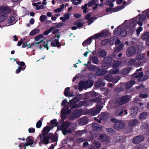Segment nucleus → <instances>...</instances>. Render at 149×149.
Here are the masks:
<instances>
[{"mask_svg": "<svg viewBox=\"0 0 149 149\" xmlns=\"http://www.w3.org/2000/svg\"><path fill=\"white\" fill-rule=\"evenodd\" d=\"M101 33H100L95 34L91 36L92 37V39H96L99 38L101 36Z\"/></svg>", "mask_w": 149, "mask_h": 149, "instance_id": "nucleus-41", "label": "nucleus"}, {"mask_svg": "<svg viewBox=\"0 0 149 149\" xmlns=\"http://www.w3.org/2000/svg\"><path fill=\"white\" fill-rule=\"evenodd\" d=\"M58 130H60L62 131L67 129L64 126V124H62L60 126H58L57 127Z\"/></svg>", "mask_w": 149, "mask_h": 149, "instance_id": "nucleus-62", "label": "nucleus"}, {"mask_svg": "<svg viewBox=\"0 0 149 149\" xmlns=\"http://www.w3.org/2000/svg\"><path fill=\"white\" fill-rule=\"evenodd\" d=\"M135 83V82L134 80H131L128 82L125 85V89H129Z\"/></svg>", "mask_w": 149, "mask_h": 149, "instance_id": "nucleus-19", "label": "nucleus"}, {"mask_svg": "<svg viewBox=\"0 0 149 149\" xmlns=\"http://www.w3.org/2000/svg\"><path fill=\"white\" fill-rule=\"evenodd\" d=\"M107 52L104 49H102L99 52V56L100 57H104L107 54Z\"/></svg>", "mask_w": 149, "mask_h": 149, "instance_id": "nucleus-29", "label": "nucleus"}, {"mask_svg": "<svg viewBox=\"0 0 149 149\" xmlns=\"http://www.w3.org/2000/svg\"><path fill=\"white\" fill-rule=\"evenodd\" d=\"M149 37V32H146L143 34L142 36V38L143 40H145Z\"/></svg>", "mask_w": 149, "mask_h": 149, "instance_id": "nucleus-50", "label": "nucleus"}, {"mask_svg": "<svg viewBox=\"0 0 149 149\" xmlns=\"http://www.w3.org/2000/svg\"><path fill=\"white\" fill-rule=\"evenodd\" d=\"M107 118V116L106 114L104 113H102L100 119L103 120H106Z\"/></svg>", "mask_w": 149, "mask_h": 149, "instance_id": "nucleus-54", "label": "nucleus"}, {"mask_svg": "<svg viewBox=\"0 0 149 149\" xmlns=\"http://www.w3.org/2000/svg\"><path fill=\"white\" fill-rule=\"evenodd\" d=\"M97 107L96 108L97 109L98 111H99L101 110V109L103 107V106L102 105V104L101 103H99L97 104Z\"/></svg>", "mask_w": 149, "mask_h": 149, "instance_id": "nucleus-51", "label": "nucleus"}, {"mask_svg": "<svg viewBox=\"0 0 149 149\" xmlns=\"http://www.w3.org/2000/svg\"><path fill=\"white\" fill-rule=\"evenodd\" d=\"M93 144L95 145L97 148H99L101 146V144L100 143L96 141H94Z\"/></svg>", "mask_w": 149, "mask_h": 149, "instance_id": "nucleus-45", "label": "nucleus"}, {"mask_svg": "<svg viewBox=\"0 0 149 149\" xmlns=\"http://www.w3.org/2000/svg\"><path fill=\"white\" fill-rule=\"evenodd\" d=\"M125 125V124L124 123L122 122L121 120H119L115 124L113 128L117 130H119L123 129Z\"/></svg>", "mask_w": 149, "mask_h": 149, "instance_id": "nucleus-7", "label": "nucleus"}, {"mask_svg": "<svg viewBox=\"0 0 149 149\" xmlns=\"http://www.w3.org/2000/svg\"><path fill=\"white\" fill-rule=\"evenodd\" d=\"M8 17V15L4 12L0 13V22H1L5 20Z\"/></svg>", "mask_w": 149, "mask_h": 149, "instance_id": "nucleus-17", "label": "nucleus"}, {"mask_svg": "<svg viewBox=\"0 0 149 149\" xmlns=\"http://www.w3.org/2000/svg\"><path fill=\"white\" fill-rule=\"evenodd\" d=\"M114 57L113 55H109L105 57L103 61L107 63H108L111 65V64Z\"/></svg>", "mask_w": 149, "mask_h": 149, "instance_id": "nucleus-14", "label": "nucleus"}, {"mask_svg": "<svg viewBox=\"0 0 149 149\" xmlns=\"http://www.w3.org/2000/svg\"><path fill=\"white\" fill-rule=\"evenodd\" d=\"M43 140L44 142V143L45 144H47L49 143V140L50 139V136L48 135L46 136V135H43Z\"/></svg>", "mask_w": 149, "mask_h": 149, "instance_id": "nucleus-28", "label": "nucleus"}, {"mask_svg": "<svg viewBox=\"0 0 149 149\" xmlns=\"http://www.w3.org/2000/svg\"><path fill=\"white\" fill-rule=\"evenodd\" d=\"M108 136L104 134H101L98 137L99 140L102 142H104L108 141Z\"/></svg>", "mask_w": 149, "mask_h": 149, "instance_id": "nucleus-11", "label": "nucleus"}, {"mask_svg": "<svg viewBox=\"0 0 149 149\" xmlns=\"http://www.w3.org/2000/svg\"><path fill=\"white\" fill-rule=\"evenodd\" d=\"M91 69L93 70L96 71L95 74L98 76L103 75L106 74L107 72V70H102L99 67L95 65H93L91 67Z\"/></svg>", "mask_w": 149, "mask_h": 149, "instance_id": "nucleus-4", "label": "nucleus"}, {"mask_svg": "<svg viewBox=\"0 0 149 149\" xmlns=\"http://www.w3.org/2000/svg\"><path fill=\"white\" fill-rule=\"evenodd\" d=\"M146 16L145 14L141 15L139 17V20L140 21H143L146 19Z\"/></svg>", "mask_w": 149, "mask_h": 149, "instance_id": "nucleus-52", "label": "nucleus"}, {"mask_svg": "<svg viewBox=\"0 0 149 149\" xmlns=\"http://www.w3.org/2000/svg\"><path fill=\"white\" fill-rule=\"evenodd\" d=\"M67 100L66 99H65L62 101L61 105L62 106H64L66 109H68L69 108L68 106L65 105L67 103Z\"/></svg>", "mask_w": 149, "mask_h": 149, "instance_id": "nucleus-49", "label": "nucleus"}, {"mask_svg": "<svg viewBox=\"0 0 149 149\" xmlns=\"http://www.w3.org/2000/svg\"><path fill=\"white\" fill-rule=\"evenodd\" d=\"M84 19H79L74 23L73 25L77 26V28H80L84 24Z\"/></svg>", "mask_w": 149, "mask_h": 149, "instance_id": "nucleus-15", "label": "nucleus"}, {"mask_svg": "<svg viewBox=\"0 0 149 149\" xmlns=\"http://www.w3.org/2000/svg\"><path fill=\"white\" fill-rule=\"evenodd\" d=\"M92 127L94 130L101 131L102 129L101 126L98 123H94L92 124Z\"/></svg>", "mask_w": 149, "mask_h": 149, "instance_id": "nucleus-18", "label": "nucleus"}, {"mask_svg": "<svg viewBox=\"0 0 149 149\" xmlns=\"http://www.w3.org/2000/svg\"><path fill=\"white\" fill-rule=\"evenodd\" d=\"M33 138V136H29L26 139V140L27 141H28V142L32 143V145H33V142L32 139Z\"/></svg>", "mask_w": 149, "mask_h": 149, "instance_id": "nucleus-53", "label": "nucleus"}, {"mask_svg": "<svg viewBox=\"0 0 149 149\" xmlns=\"http://www.w3.org/2000/svg\"><path fill=\"white\" fill-rule=\"evenodd\" d=\"M144 137L142 135H140L134 137L132 140V143L135 144H139L144 140Z\"/></svg>", "mask_w": 149, "mask_h": 149, "instance_id": "nucleus-6", "label": "nucleus"}, {"mask_svg": "<svg viewBox=\"0 0 149 149\" xmlns=\"http://www.w3.org/2000/svg\"><path fill=\"white\" fill-rule=\"evenodd\" d=\"M106 132L108 134L110 135H113L115 133V132L111 128H107L106 130Z\"/></svg>", "mask_w": 149, "mask_h": 149, "instance_id": "nucleus-40", "label": "nucleus"}, {"mask_svg": "<svg viewBox=\"0 0 149 149\" xmlns=\"http://www.w3.org/2000/svg\"><path fill=\"white\" fill-rule=\"evenodd\" d=\"M100 33H101V36L102 37H105L108 36V34H109V32L108 30H104L102 32H101Z\"/></svg>", "mask_w": 149, "mask_h": 149, "instance_id": "nucleus-47", "label": "nucleus"}, {"mask_svg": "<svg viewBox=\"0 0 149 149\" xmlns=\"http://www.w3.org/2000/svg\"><path fill=\"white\" fill-rule=\"evenodd\" d=\"M123 47V45L122 44L119 45L118 46L116 47L115 49L114 52H118L121 50H122Z\"/></svg>", "mask_w": 149, "mask_h": 149, "instance_id": "nucleus-34", "label": "nucleus"}, {"mask_svg": "<svg viewBox=\"0 0 149 149\" xmlns=\"http://www.w3.org/2000/svg\"><path fill=\"white\" fill-rule=\"evenodd\" d=\"M92 37V36H91L83 42L82 45L83 46H85L84 45H89L91 44L92 41L93 40Z\"/></svg>", "mask_w": 149, "mask_h": 149, "instance_id": "nucleus-23", "label": "nucleus"}, {"mask_svg": "<svg viewBox=\"0 0 149 149\" xmlns=\"http://www.w3.org/2000/svg\"><path fill=\"white\" fill-rule=\"evenodd\" d=\"M135 62V60L132 58L130 59L128 62L127 63L129 65H132L134 64Z\"/></svg>", "mask_w": 149, "mask_h": 149, "instance_id": "nucleus-60", "label": "nucleus"}, {"mask_svg": "<svg viewBox=\"0 0 149 149\" xmlns=\"http://www.w3.org/2000/svg\"><path fill=\"white\" fill-rule=\"evenodd\" d=\"M138 121L136 119H134L130 121L128 123V125L130 127L134 126L138 123Z\"/></svg>", "mask_w": 149, "mask_h": 149, "instance_id": "nucleus-25", "label": "nucleus"}, {"mask_svg": "<svg viewBox=\"0 0 149 149\" xmlns=\"http://www.w3.org/2000/svg\"><path fill=\"white\" fill-rule=\"evenodd\" d=\"M124 6L123 5L118 6H117L115 8H113V12H115L119 11L122 9L124 7Z\"/></svg>", "mask_w": 149, "mask_h": 149, "instance_id": "nucleus-39", "label": "nucleus"}, {"mask_svg": "<svg viewBox=\"0 0 149 149\" xmlns=\"http://www.w3.org/2000/svg\"><path fill=\"white\" fill-rule=\"evenodd\" d=\"M113 77L112 75L110 74H107L104 76V78L106 80L109 82H111Z\"/></svg>", "mask_w": 149, "mask_h": 149, "instance_id": "nucleus-33", "label": "nucleus"}, {"mask_svg": "<svg viewBox=\"0 0 149 149\" xmlns=\"http://www.w3.org/2000/svg\"><path fill=\"white\" fill-rule=\"evenodd\" d=\"M131 68L130 67H128L124 69L122 71V73L123 74L126 75L127 74L131 71Z\"/></svg>", "mask_w": 149, "mask_h": 149, "instance_id": "nucleus-32", "label": "nucleus"}, {"mask_svg": "<svg viewBox=\"0 0 149 149\" xmlns=\"http://www.w3.org/2000/svg\"><path fill=\"white\" fill-rule=\"evenodd\" d=\"M83 84L82 81H80L79 83L78 90L80 91H81L83 88L86 89L85 86L83 85Z\"/></svg>", "mask_w": 149, "mask_h": 149, "instance_id": "nucleus-35", "label": "nucleus"}, {"mask_svg": "<svg viewBox=\"0 0 149 149\" xmlns=\"http://www.w3.org/2000/svg\"><path fill=\"white\" fill-rule=\"evenodd\" d=\"M57 120L56 119H54L50 121V122L51 123L52 125L50 126L51 128H52L53 126H56L58 125V123L57 122Z\"/></svg>", "mask_w": 149, "mask_h": 149, "instance_id": "nucleus-38", "label": "nucleus"}, {"mask_svg": "<svg viewBox=\"0 0 149 149\" xmlns=\"http://www.w3.org/2000/svg\"><path fill=\"white\" fill-rule=\"evenodd\" d=\"M101 66L102 69L105 70L109 68L110 67L111 65L108 63H107L102 61V64Z\"/></svg>", "mask_w": 149, "mask_h": 149, "instance_id": "nucleus-26", "label": "nucleus"}, {"mask_svg": "<svg viewBox=\"0 0 149 149\" xmlns=\"http://www.w3.org/2000/svg\"><path fill=\"white\" fill-rule=\"evenodd\" d=\"M92 61L93 63L98 64L99 63V60L98 57L96 56L93 57L92 59Z\"/></svg>", "mask_w": 149, "mask_h": 149, "instance_id": "nucleus-42", "label": "nucleus"}, {"mask_svg": "<svg viewBox=\"0 0 149 149\" xmlns=\"http://www.w3.org/2000/svg\"><path fill=\"white\" fill-rule=\"evenodd\" d=\"M73 4L75 5H78L82 1V0H71Z\"/></svg>", "mask_w": 149, "mask_h": 149, "instance_id": "nucleus-48", "label": "nucleus"}, {"mask_svg": "<svg viewBox=\"0 0 149 149\" xmlns=\"http://www.w3.org/2000/svg\"><path fill=\"white\" fill-rule=\"evenodd\" d=\"M79 105L80 107L82 106H88L91 105L89 99L86 100H83L78 102Z\"/></svg>", "mask_w": 149, "mask_h": 149, "instance_id": "nucleus-12", "label": "nucleus"}, {"mask_svg": "<svg viewBox=\"0 0 149 149\" xmlns=\"http://www.w3.org/2000/svg\"><path fill=\"white\" fill-rule=\"evenodd\" d=\"M55 28L54 26H51L47 30L45 31L43 33L44 35H47L51 32Z\"/></svg>", "mask_w": 149, "mask_h": 149, "instance_id": "nucleus-37", "label": "nucleus"}, {"mask_svg": "<svg viewBox=\"0 0 149 149\" xmlns=\"http://www.w3.org/2000/svg\"><path fill=\"white\" fill-rule=\"evenodd\" d=\"M123 88L122 87H117L115 88L114 89L115 91L119 93L121 91H122Z\"/></svg>", "mask_w": 149, "mask_h": 149, "instance_id": "nucleus-57", "label": "nucleus"}, {"mask_svg": "<svg viewBox=\"0 0 149 149\" xmlns=\"http://www.w3.org/2000/svg\"><path fill=\"white\" fill-rule=\"evenodd\" d=\"M109 42V40L105 39L103 40L101 42V45H106L108 44Z\"/></svg>", "mask_w": 149, "mask_h": 149, "instance_id": "nucleus-55", "label": "nucleus"}, {"mask_svg": "<svg viewBox=\"0 0 149 149\" xmlns=\"http://www.w3.org/2000/svg\"><path fill=\"white\" fill-rule=\"evenodd\" d=\"M0 11H3L5 12L4 13H6L8 15V14H10L11 12V8L6 6H0Z\"/></svg>", "mask_w": 149, "mask_h": 149, "instance_id": "nucleus-10", "label": "nucleus"}, {"mask_svg": "<svg viewBox=\"0 0 149 149\" xmlns=\"http://www.w3.org/2000/svg\"><path fill=\"white\" fill-rule=\"evenodd\" d=\"M70 90V88L69 87H67L65 89L64 94L65 96H69V95L70 94V92H69Z\"/></svg>", "mask_w": 149, "mask_h": 149, "instance_id": "nucleus-43", "label": "nucleus"}, {"mask_svg": "<svg viewBox=\"0 0 149 149\" xmlns=\"http://www.w3.org/2000/svg\"><path fill=\"white\" fill-rule=\"evenodd\" d=\"M63 124L66 128L67 129L71 125V123L68 121H65Z\"/></svg>", "mask_w": 149, "mask_h": 149, "instance_id": "nucleus-58", "label": "nucleus"}, {"mask_svg": "<svg viewBox=\"0 0 149 149\" xmlns=\"http://www.w3.org/2000/svg\"><path fill=\"white\" fill-rule=\"evenodd\" d=\"M136 52L135 47L133 46L130 47L127 50V56L130 57L132 56Z\"/></svg>", "mask_w": 149, "mask_h": 149, "instance_id": "nucleus-8", "label": "nucleus"}, {"mask_svg": "<svg viewBox=\"0 0 149 149\" xmlns=\"http://www.w3.org/2000/svg\"><path fill=\"white\" fill-rule=\"evenodd\" d=\"M71 128H69L68 130H67V129L64 130L63 131H62L63 134L66 135L68 133H71L72 132V129H74V127L73 126H71Z\"/></svg>", "mask_w": 149, "mask_h": 149, "instance_id": "nucleus-27", "label": "nucleus"}, {"mask_svg": "<svg viewBox=\"0 0 149 149\" xmlns=\"http://www.w3.org/2000/svg\"><path fill=\"white\" fill-rule=\"evenodd\" d=\"M52 129L50 126H46L43 129L42 134L43 135H46Z\"/></svg>", "mask_w": 149, "mask_h": 149, "instance_id": "nucleus-22", "label": "nucleus"}, {"mask_svg": "<svg viewBox=\"0 0 149 149\" xmlns=\"http://www.w3.org/2000/svg\"><path fill=\"white\" fill-rule=\"evenodd\" d=\"M130 99V97L128 95H123L116 100L115 104L120 106L128 102Z\"/></svg>", "mask_w": 149, "mask_h": 149, "instance_id": "nucleus-1", "label": "nucleus"}, {"mask_svg": "<svg viewBox=\"0 0 149 149\" xmlns=\"http://www.w3.org/2000/svg\"><path fill=\"white\" fill-rule=\"evenodd\" d=\"M82 113V110L79 109L74 111L72 113L70 116L69 120H73L79 118Z\"/></svg>", "mask_w": 149, "mask_h": 149, "instance_id": "nucleus-3", "label": "nucleus"}, {"mask_svg": "<svg viewBox=\"0 0 149 149\" xmlns=\"http://www.w3.org/2000/svg\"><path fill=\"white\" fill-rule=\"evenodd\" d=\"M24 68H22L20 66H19L18 68L16 70L15 73L16 74H18L21 72V70H24Z\"/></svg>", "mask_w": 149, "mask_h": 149, "instance_id": "nucleus-63", "label": "nucleus"}, {"mask_svg": "<svg viewBox=\"0 0 149 149\" xmlns=\"http://www.w3.org/2000/svg\"><path fill=\"white\" fill-rule=\"evenodd\" d=\"M90 112L93 115H95L100 112L99 111H98L96 108H93L90 110Z\"/></svg>", "mask_w": 149, "mask_h": 149, "instance_id": "nucleus-31", "label": "nucleus"}, {"mask_svg": "<svg viewBox=\"0 0 149 149\" xmlns=\"http://www.w3.org/2000/svg\"><path fill=\"white\" fill-rule=\"evenodd\" d=\"M40 31V30L38 29H35L32 30L30 33V35L31 36H34L38 33Z\"/></svg>", "mask_w": 149, "mask_h": 149, "instance_id": "nucleus-36", "label": "nucleus"}, {"mask_svg": "<svg viewBox=\"0 0 149 149\" xmlns=\"http://www.w3.org/2000/svg\"><path fill=\"white\" fill-rule=\"evenodd\" d=\"M50 139H51L52 141L53 142H57L58 141V138L56 136L52 135L51 137H50Z\"/></svg>", "mask_w": 149, "mask_h": 149, "instance_id": "nucleus-64", "label": "nucleus"}, {"mask_svg": "<svg viewBox=\"0 0 149 149\" xmlns=\"http://www.w3.org/2000/svg\"><path fill=\"white\" fill-rule=\"evenodd\" d=\"M83 85H84L86 89L91 87L93 85V81L91 80H88L86 81H82Z\"/></svg>", "mask_w": 149, "mask_h": 149, "instance_id": "nucleus-9", "label": "nucleus"}, {"mask_svg": "<svg viewBox=\"0 0 149 149\" xmlns=\"http://www.w3.org/2000/svg\"><path fill=\"white\" fill-rule=\"evenodd\" d=\"M15 18L14 16H11L8 20V23L11 24H14L15 23L16 21H15Z\"/></svg>", "mask_w": 149, "mask_h": 149, "instance_id": "nucleus-30", "label": "nucleus"}, {"mask_svg": "<svg viewBox=\"0 0 149 149\" xmlns=\"http://www.w3.org/2000/svg\"><path fill=\"white\" fill-rule=\"evenodd\" d=\"M120 77L119 76H118L117 77H113L112 78V81L111 82L114 83H117L118 80L120 79Z\"/></svg>", "mask_w": 149, "mask_h": 149, "instance_id": "nucleus-44", "label": "nucleus"}, {"mask_svg": "<svg viewBox=\"0 0 149 149\" xmlns=\"http://www.w3.org/2000/svg\"><path fill=\"white\" fill-rule=\"evenodd\" d=\"M119 70L117 69H111L109 71V73L111 74H116L118 73Z\"/></svg>", "mask_w": 149, "mask_h": 149, "instance_id": "nucleus-46", "label": "nucleus"}, {"mask_svg": "<svg viewBox=\"0 0 149 149\" xmlns=\"http://www.w3.org/2000/svg\"><path fill=\"white\" fill-rule=\"evenodd\" d=\"M148 96V93L140 94L139 97L140 98H146Z\"/></svg>", "mask_w": 149, "mask_h": 149, "instance_id": "nucleus-59", "label": "nucleus"}, {"mask_svg": "<svg viewBox=\"0 0 149 149\" xmlns=\"http://www.w3.org/2000/svg\"><path fill=\"white\" fill-rule=\"evenodd\" d=\"M42 122L41 120H39L36 124V127L37 128H39L41 127L42 125Z\"/></svg>", "mask_w": 149, "mask_h": 149, "instance_id": "nucleus-61", "label": "nucleus"}, {"mask_svg": "<svg viewBox=\"0 0 149 149\" xmlns=\"http://www.w3.org/2000/svg\"><path fill=\"white\" fill-rule=\"evenodd\" d=\"M148 116V114L146 112H144L140 113L139 118L140 120H143L146 119Z\"/></svg>", "mask_w": 149, "mask_h": 149, "instance_id": "nucleus-21", "label": "nucleus"}, {"mask_svg": "<svg viewBox=\"0 0 149 149\" xmlns=\"http://www.w3.org/2000/svg\"><path fill=\"white\" fill-rule=\"evenodd\" d=\"M103 79L101 78L99 79L95 84V86L97 88H99L102 86H104L105 85V83L103 82Z\"/></svg>", "mask_w": 149, "mask_h": 149, "instance_id": "nucleus-13", "label": "nucleus"}, {"mask_svg": "<svg viewBox=\"0 0 149 149\" xmlns=\"http://www.w3.org/2000/svg\"><path fill=\"white\" fill-rule=\"evenodd\" d=\"M144 57V55L143 54H140V55H138L136 57V60H141L143 59Z\"/></svg>", "mask_w": 149, "mask_h": 149, "instance_id": "nucleus-56", "label": "nucleus"}, {"mask_svg": "<svg viewBox=\"0 0 149 149\" xmlns=\"http://www.w3.org/2000/svg\"><path fill=\"white\" fill-rule=\"evenodd\" d=\"M51 46L52 47H60L61 46V44L59 42L58 40L56 39L51 42Z\"/></svg>", "mask_w": 149, "mask_h": 149, "instance_id": "nucleus-16", "label": "nucleus"}, {"mask_svg": "<svg viewBox=\"0 0 149 149\" xmlns=\"http://www.w3.org/2000/svg\"><path fill=\"white\" fill-rule=\"evenodd\" d=\"M137 109L136 107H133L132 108L130 112V115L132 117L135 116L137 113Z\"/></svg>", "mask_w": 149, "mask_h": 149, "instance_id": "nucleus-24", "label": "nucleus"}, {"mask_svg": "<svg viewBox=\"0 0 149 149\" xmlns=\"http://www.w3.org/2000/svg\"><path fill=\"white\" fill-rule=\"evenodd\" d=\"M49 42L50 43V42H48L47 40L44 42L43 40H41L39 42H35V45L36 47H38L40 49H43L44 48H46L47 50H48L49 49L48 47Z\"/></svg>", "mask_w": 149, "mask_h": 149, "instance_id": "nucleus-5", "label": "nucleus"}, {"mask_svg": "<svg viewBox=\"0 0 149 149\" xmlns=\"http://www.w3.org/2000/svg\"><path fill=\"white\" fill-rule=\"evenodd\" d=\"M127 26H124L121 28H119L118 27L116 28L114 31L113 33L115 35L119 36L121 37H124L127 34V31L125 30L126 28H128Z\"/></svg>", "mask_w": 149, "mask_h": 149, "instance_id": "nucleus-2", "label": "nucleus"}, {"mask_svg": "<svg viewBox=\"0 0 149 149\" xmlns=\"http://www.w3.org/2000/svg\"><path fill=\"white\" fill-rule=\"evenodd\" d=\"M91 105H92L94 102L100 103L101 101V99L99 97H96L94 98H92L89 99Z\"/></svg>", "mask_w": 149, "mask_h": 149, "instance_id": "nucleus-20", "label": "nucleus"}]
</instances>
